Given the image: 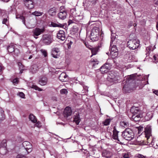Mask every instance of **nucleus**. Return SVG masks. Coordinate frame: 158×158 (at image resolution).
I'll return each mask as SVG.
<instances>
[{
    "instance_id": "obj_1",
    "label": "nucleus",
    "mask_w": 158,
    "mask_h": 158,
    "mask_svg": "<svg viewBox=\"0 0 158 158\" xmlns=\"http://www.w3.org/2000/svg\"><path fill=\"white\" fill-rule=\"evenodd\" d=\"M127 80L126 81H123V84L126 83L125 84H124L123 88L124 90L126 92H128L129 91L132 89L133 88L131 86V84L130 83L131 81H133L136 79V77L134 75H131L125 77Z\"/></svg>"
},
{
    "instance_id": "obj_2",
    "label": "nucleus",
    "mask_w": 158,
    "mask_h": 158,
    "mask_svg": "<svg viewBox=\"0 0 158 158\" xmlns=\"http://www.w3.org/2000/svg\"><path fill=\"white\" fill-rule=\"evenodd\" d=\"M107 79L108 81L114 84L118 82L120 77L118 73L114 72H110L108 74Z\"/></svg>"
},
{
    "instance_id": "obj_3",
    "label": "nucleus",
    "mask_w": 158,
    "mask_h": 158,
    "mask_svg": "<svg viewBox=\"0 0 158 158\" xmlns=\"http://www.w3.org/2000/svg\"><path fill=\"white\" fill-rule=\"evenodd\" d=\"M122 136L125 139L128 140H131L134 137L132 130L129 128L126 129L122 132Z\"/></svg>"
},
{
    "instance_id": "obj_4",
    "label": "nucleus",
    "mask_w": 158,
    "mask_h": 158,
    "mask_svg": "<svg viewBox=\"0 0 158 158\" xmlns=\"http://www.w3.org/2000/svg\"><path fill=\"white\" fill-rule=\"evenodd\" d=\"M90 37V40L94 41L98 40L99 37V29L98 27H94L91 30Z\"/></svg>"
},
{
    "instance_id": "obj_5",
    "label": "nucleus",
    "mask_w": 158,
    "mask_h": 158,
    "mask_svg": "<svg viewBox=\"0 0 158 158\" xmlns=\"http://www.w3.org/2000/svg\"><path fill=\"white\" fill-rule=\"evenodd\" d=\"M139 42L136 40H131L127 43V47L131 49L134 50L137 48L139 46Z\"/></svg>"
},
{
    "instance_id": "obj_6",
    "label": "nucleus",
    "mask_w": 158,
    "mask_h": 158,
    "mask_svg": "<svg viewBox=\"0 0 158 158\" xmlns=\"http://www.w3.org/2000/svg\"><path fill=\"white\" fill-rule=\"evenodd\" d=\"M53 39L49 35H44L41 40V42L43 44L49 45L52 42Z\"/></svg>"
},
{
    "instance_id": "obj_7",
    "label": "nucleus",
    "mask_w": 158,
    "mask_h": 158,
    "mask_svg": "<svg viewBox=\"0 0 158 158\" xmlns=\"http://www.w3.org/2000/svg\"><path fill=\"white\" fill-rule=\"evenodd\" d=\"M45 29L44 28H40L36 27L32 31L33 35L36 39L38 37L35 36H37L43 33Z\"/></svg>"
},
{
    "instance_id": "obj_8",
    "label": "nucleus",
    "mask_w": 158,
    "mask_h": 158,
    "mask_svg": "<svg viewBox=\"0 0 158 158\" xmlns=\"http://www.w3.org/2000/svg\"><path fill=\"white\" fill-rule=\"evenodd\" d=\"M25 6L28 9H31L34 7L35 3L34 0H23Z\"/></svg>"
},
{
    "instance_id": "obj_9",
    "label": "nucleus",
    "mask_w": 158,
    "mask_h": 158,
    "mask_svg": "<svg viewBox=\"0 0 158 158\" xmlns=\"http://www.w3.org/2000/svg\"><path fill=\"white\" fill-rule=\"evenodd\" d=\"M60 50L59 48H54L52 49V55L54 58H58L60 56Z\"/></svg>"
},
{
    "instance_id": "obj_10",
    "label": "nucleus",
    "mask_w": 158,
    "mask_h": 158,
    "mask_svg": "<svg viewBox=\"0 0 158 158\" xmlns=\"http://www.w3.org/2000/svg\"><path fill=\"white\" fill-rule=\"evenodd\" d=\"M64 8L63 6H61L60 7L61 10ZM67 15L66 12L65 11L63 10H60V12L58 14V16L60 19H64L66 18Z\"/></svg>"
},
{
    "instance_id": "obj_11",
    "label": "nucleus",
    "mask_w": 158,
    "mask_h": 158,
    "mask_svg": "<svg viewBox=\"0 0 158 158\" xmlns=\"http://www.w3.org/2000/svg\"><path fill=\"white\" fill-rule=\"evenodd\" d=\"M118 132H119L116 130L115 127H114V129L113 131V135L112 138L114 139L117 140L118 141L117 142L118 143L122 144L123 143L121 142L118 138Z\"/></svg>"
},
{
    "instance_id": "obj_12",
    "label": "nucleus",
    "mask_w": 158,
    "mask_h": 158,
    "mask_svg": "<svg viewBox=\"0 0 158 158\" xmlns=\"http://www.w3.org/2000/svg\"><path fill=\"white\" fill-rule=\"evenodd\" d=\"M57 37L61 40H64L65 39L64 31L62 30H60L57 34Z\"/></svg>"
},
{
    "instance_id": "obj_13",
    "label": "nucleus",
    "mask_w": 158,
    "mask_h": 158,
    "mask_svg": "<svg viewBox=\"0 0 158 158\" xmlns=\"http://www.w3.org/2000/svg\"><path fill=\"white\" fill-rule=\"evenodd\" d=\"M143 117V116L142 114H133L131 116V120L135 121H138L140 120L141 118Z\"/></svg>"
},
{
    "instance_id": "obj_14",
    "label": "nucleus",
    "mask_w": 158,
    "mask_h": 158,
    "mask_svg": "<svg viewBox=\"0 0 158 158\" xmlns=\"http://www.w3.org/2000/svg\"><path fill=\"white\" fill-rule=\"evenodd\" d=\"M26 27L29 28H32L35 26V21L34 19L30 20L29 22L25 25Z\"/></svg>"
},
{
    "instance_id": "obj_15",
    "label": "nucleus",
    "mask_w": 158,
    "mask_h": 158,
    "mask_svg": "<svg viewBox=\"0 0 158 158\" xmlns=\"http://www.w3.org/2000/svg\"><path fill=\"white\" fill-rule=\"evenodd\" d=\"M151 129L150 126H147L145 128L144 132L145 137L147 138L149 137L151 135Z\"/></svg>"
},
{
    "instance_id": "obj_16",
    "label": "nucleus",
    "mask_w": 158,
    "mask_h": 158,
    "mask_svg": "<svg viewBox=\"0 0 158 158\" xmlns=\"http://www.w3.org/2000/svg\"><path fill=\"white\" fill-rule=\"evenodd\" d=\"M39 84L41 85H45L47 84L48 79L45 77H41L39 81Z\"/></svg>"
},
{
    "instance_id": "obj_17",
    "label": "nucleus",
    "mask_w": 158,
    "mask_h": 158,
    "mask_svg": "<svg viewBox=\"0 0 158 158\" xmlns=\"http://www.w3.org/2000/svg\"><path fill=\"white\" fill-rule=\"evenodd\" d=\"M140 111V109L138 107L133 106L131 110V111L133 114H137Z\"/></svg>"
},
{
    "instance_id": "obj_18",
    "label": "nucleus",
    "mask_w": 158,
    "mask_h": 158,
    "mask_svg": "<svg viewBox=\"0 0 158 158\" xmlns=\"http://www.w3.org/2000/svg\"><path fill=\"white\" fill-rule=\"evenodd\" d=\"M63 115L65 118L68 117L69 116V106L66 107L63 112Z\"/></svg>"
},
{
    "instance_id": "obj_19",
    "label": "nucleus",
    "mask_w": 158,
    "mask_h": 158,
    "mask_svg": "<svg viewBox=\"0 0 158 158\" xmlns=\"http://www.w3.org/2000/svg\"><path fill=\"white\" fill-rule=\"evenodd\" d=\"M2 17L4 18L2 20V23L5 24L7 25V23H8L9 22V17L8 15L7 12H6V14H5V15Z\"/></svg>"
},
{
    "instance_id": "obj_20",
    "label": "nucleus",
    "mask_w": 158,
    "mask_h": 158,
    "mask_svg": "<svg viewBox=\"0 0 158 158\" xmlns=\"http://www.w3.org/2000/svg\"><path fill=\"white\" fill-rule=\"evenodd\" d=\"M73 122H75L77 125L79 124L80 121V119L78 113L75 116H74L73 120Z\"/></svg>"
},
{
    "instance_id": "obj_21",
    "label": "nucleus",
    "mask_w": 158,
    "mask_h": 158,
    "mask_svg": "<svg viewBox=\"0 0 158 158\" xmlns=\"http://www.w3.org/2000/svg\"><path fill=\"white\" fill-rule=\"evenodd\" d=\"M112 155L111 152L106 150L104 151L102 153V156L106 158H110Z\"/></svg>"
},
{
    "instance_id": "obj_22",
    "label": "nucleus",
    "mask_w": 158,
    "mask_h": 158,
    "mask_svg": "<svg viewBox=\"0 0 158 158\" xmlns=\"http://www.w3.org/2000/svg\"><path fill=\"white\" fill-rule=\"evenodd\" d=\"M99 49V48L98 47L91 48V51L92 55L91 56V57L93 55H96L98 52Z\"/></svg>"
},
{
    "instance_id": "obj_23",
    "label": "nucleus",
    "mask_w": 158,
    "mask_h": 158,
    "mask_svg": "<svg viewBox=\"0 0 158 158\" xmlns=\"http://www.w3.org/2000/svg\"><path fill=\"white\" fill-rule=\"evenodd\" d=\"M6 146V140H3L0 143V150L2 149V148H3L5 150V148Z\"/></svg>"
},
{
    "instance_id": "obj_24",
    "label": "nucleus",
    "mask_w": 158,
    "mask_h": 158,
    "mask_svg": "<svg viewBox=\"0 0 158 158\" xmlns=\"http://www.w3.org/2000/svg\"><path fill=\"white\" fill-rule=\"evenodd\" d=\"M56 10L55 7L51 8L48 11V14L51 16L55 15L56 14Z\"/></svg>"
},
{
    "instance_id": "obj_25",
    "label": "nucleus",
    "mask_w": 158,
    "mask_h": 158,
    "mask_svg": "<svg viewBox=\"0 0 158 158\" xmlns=\"http://www.w3.org/2000/svg\"><path fill=\"white\" fill-rule=\"evenodd\" d=\"M120 126L125 128L128 127L129 125V123L126 121L121 122L120 123Z\"/></svg>"
},
{
    "instance_id": "obj_26",
    "label": "nucleus",
    "mask_w": 158,
    "mask_h": 158,
    "mask_svg": "<svg viewBox=\"0 0 158 158\" xmlns=\"http://www.w3.org/2000/svg\"><path fill=\"white\" fill-rule=\"evenodd\" d=\"M51 26L53 27H64V25L61 24H57L55 23L52 22H51V23L50 24Z\"/></svg>"
},
{
    "instance_id": "obj_27",
    "label": "nucleus",
    "mask_w": 158,
    "mask_h": 158,
    "mask_svg": "<svg viewBox=\"0 0 158 158\" xmlns=\"http://www.w3.org/2000/svg\"><path fill=\"white\" fill-rule=\"evenodd\" d=\"M29 119L33 123H35L37 121L35 117L32 114H30L29 115Z\"/></svg>"
},
{
    "instance_id": "obj_28",
    "label": "nucleus",
    "mask_w": 158,
    "mask_h": 158,
    "mask_svg": "<svg viewBox=\"0 0 158 158\" xmlns=\"http://www.w3.org/2000/svg\"><path fill=\"white\" fill-rule=\"evenodd\" d=\"M14 46L12 45L11 44L7 48V50L8 52L10 53H13L14 50Z\"/></svg>"
},
{
    "instance_id": "obj_29",
    "label": "nucleus",
    "mask_w": 158,
    "mask_h": 158,
    "mask_svg": "<svg viewBox=\"0 0 158 158\" xmlns=\"http://www.w3.org/2000/svg\"><path fill=\"white\" fill-rule=\"evenodd\" d=\"M0 121H1L4 119L5 117L3 114L4 111L1 108H0Z\"/></svg>"
},
{
    "instance_id": "obj_30",
    "label": "nucleus",
    "mask_w": 158,
    "mask_h": 158,
    "mask_svg": "<svg viewBox=\"0 0 158 158\" xmlns=\"http://www.w3.org/2000/svg\"><path fill=\"white\" fill-rule=\"evenodd\" d=\"M118 51L117 49L116 48L115 46H113L111 49V54L113 55V53H116L115 55H117V52Z\"/></svg>"
},
{
    "instance_id": "obj_31",
    "label": "nucleus",
    "mask_w": 158,
    "mask_h": 158,
    "mask_svg": "<svg viewBox=\"0 0 158 158\" xmlns=\"http://www.w3.org/2000/svg\"><path fill=\"white\" fill-rule=\"evenodd\" d=\"M16 18L18 19H19L22 20L23 23L25 25V18L24 16L22 15H18L16 16Z\"/></svg>"
},
{
    "instance_id": "obj_32",
    "label": "nucleus",
    "mask_w": 158,
    "mask_h": 158,
    "mask_svg": "<svg viewBox=\"0 0 158 158\" xmlns=\"http://www.w3.org/2000/svg\"><path fill=\"white\" fill-rule=\"evenodd\" d=\"M22 145L24 148L26 147L27 146H29L30 147H32L31 144L29 142L27 141H25L23 142L22 143Z\"/></svg>"
},
{
    "instance_id": "obj_33",
    "label": "nucleus",
    "mask_w": 158,
    "mask_h": 158,
    "mask_svg": "<svg viewBox=\"0 0 158 158\" xmlns=\"http://www.w3.org/2000/svg\"><path fill=\"white\" fill-rule=\"evenodd\" d=\"M65 76V73H62L59 77L60 80L64 82L66 81L64 79V77Z\"/></svg>"
},
{
    "instance_id": "obj_34",
    "label": "nucleus",
    "mask_w": 158,
    "mask_h": 158,
    "mask_svg": "<svg viewBox=\"0 0 158 158\" xmlns=\"http://www.w3.org/2000/svg\"><path fill=\"white\" fill-rule=\"evenodd\" d=\"M100 70L102 73H104L108 72L107 70L103 66H102L100 68Z\"/></svg>"
},
{
    "instance_id": "obj_35",
    "label": "nucleus",
    "mask_w": 158,
    "mask_h": 158,
    "mask_svg": "<svg viewBox=\"0 0 158 158\" xmlns=\"http://www.w3.org/2000/svg\"><path fill=\"white\" fill-rule=\"evenodd\" d=\"M15 9L14 7L10 6V7L8 9V11H7L8 15L9 14L12 13L15 10Z\"/></svg>"
},
{
    "instance_id": "obj_36",
    "label": "nucleus",
    "mask_w": 158,
    "mask_h": 158,
    "mask_svg": "<svg viewBox=\"0 0 158 158\" xmlns=\"http://www.w3.org/2000/svg\"><path fill=\"white\" fill-rule=\"evenodd\" d=\"M43 14V12H40L39 11H35L33 13V14L36 16H38L42 15Z\"/></svg>"
},
{
    "instance_id": "obj_37",
    "label": "nucleus",
    "mask_w": 158,
    "mask_h": 158,
    "mask_svg": "<svg viewBox=\"0 0 158 158\" xmlns=\"http://www.w3.org/2000/svg\"><path fill=\"white\" fill-rule=\"evenodd\" d=\"M103 66H104L106 69H107L108 71L109 70H110L111 67V65L110 63H106L105 64L103 65Z\"/></svg>"
},
{
    "instance_id": "obj_38",
    "label": "nucleus",
    "mask_w": 158,
    "mask_h": 158,
    "mask_svg": "<svg viewBox=\"0 0 158 158\" xmlns=\"http://www.w3.org/2000/svg\"><path fill=\"white\" fill-rule=\"evenodd\" d=\"M6 14V11L5 10L0 9V17H3L5 14Z\"/></svg>"
},
{
    "instance_id": "obj_39",
    "label": "nucleus",
    "mask_w": 158,
    "mask_h": 158,
    "mask_svg": "<svg viewBox=\"0 0 158 158\" xmlns=\"http://www.w3.org/2000/svg\"><path fill=\"white\" fill-rule=\"evenodd\" d=\"M68 91L66 89H62L60 90V93L61 94L66 95L67 94Z\"/></svg>"
},
{
    "instance_id": "obj_40",
    "label": "nucleus",
    "mask_w": 158,
    "mask_h": 158,
    "mask_svg": "<svg viewBox=\"0 0 158 158\" xmlns=\"http://www.w3.org/2000/svg\"><path fill=\"white\" fill-rule=\"evenodd\" d=\"M24 148L27 152V154L31 152L32 151V147H30L28 146H27V147H25Z\"/></svg>"
},
{
    "instance_id": "obj_41",
    "label": "nucleus",
    "mask_w": 158,
    "mask_h": 158,
    "mask_svg": "<svg viewBox=\"0 0 158 158\" xmlns=\"http://www.w3.org/2000/svg\"><path fill=\"white\" fill-rule=\"evenodd\" d=\"M110 121V119H106L103 122V124L104 125L107 126L109 124Z\"/></svg>"
},
{
    "instance_id": "obj_42",
    "label": "nucleus",
    "mask_w": 158,
    "mask_h": 158,
    "mask_svg": "<svg viewBox=\"0 0 158 158\" xmlns=\"http://www.w3.org/2000/svg\"><path fill=\"white\" fill-rule=\"evenodd\" d=\"M19 53V49L17 48L14 49V51L13 52V54L15 56H18Z\"/></svg>"
},
{
    "instance_id": "obj_43",
    "label": "nucleus",
    "mask_w": 158,
    "mask_h": 158,
    "mask_svg": "<svg viewBox=\"0 0 158 158\" xmlns=\"http://www.w3.org/2000/svg\"><path fill=\"white\" fill-rule=\"evenodd\" d=\"M32 68L33 70H32V72L33 73H35L38 70V67L36 65H34L32 66Z\"/></svg>"
},
{
    "instance_id": "obj_44",
    "label": "nucleus",
    "mask_w": 158,
    "mask_h": 158,
    "mask_svg": "<svg viewBox=\"0 0 158 158\" xmlns=\"http://www.w3.org/2000/svg\"><path fill=\"white\" fill-rule=\"evenodd\" d=\"M40 51L45 57L47 56L48 54L46 50L42 49Z\"/></svg>"
},
{
    "instance_id": "obj_45",
    "label": "nucleus",
    "mask_w": 158,
    "mask_h": 158,
    "mask_svg": "<svg viewBox=\"0 0 158 158\" xmlns=\"http://www.w3.org/2000/svg\"><path fill=\"white\" fill-rule=\"evenodd\" d=\"M32 87L35 89V90H37L39 91H42V89L38 87L36 85H33Z\"/></svg>"
},
{
    "instance_id": "obj_46",
    "label": "nucleus",
    "mask_w": 158,
    "mask_h": 158,
    "mask_svg": "<svg viewBox=\"0 0 158 158\" xmlns=\"http://www.w3.org/2000/svg\"><path fill=\"white\" fill-rule=\"evenodd\" d=\"M70 12L73 16L76 15V11L74 8L71 9L70 11Z\"/></svg>"
},
{
    "instance_id": "obj_47",
    "label": "nucleus",
    "mask_w": 158,
    "mask_h": 158,
    "mask_svg": "<svg viewBox=\"0 0 158 158\" xmlns=\"http://www.w3.org/2000/svg\"><path fill=\"white\" fill-rule=\"evenodd\" d=\"M18 95H19L20 97L22 98H25V95L22 92H20L18 94Z\"/></svg>"
},
{
    "instance_id": "obj_48",
    "label": "nucleus",
    "mask_w": 158,
    "mask_h": 158,
    "mask_svg": "<svg viewBox=\"0 0 158 158\" xmlns=\"http://www.w3.org/2000/svg\"><path fill=\"white\" fill-rule=\"evenodd\" d=\"M35 126L39 128L41 127V123L39 121L37 122L35 124Z\"/></svg>"
},
{
    "instance_id": "obj_49",
    "label": "nucleus",
    "mask_w": 158,
    "mask_h": 158,
    "mask_svg": "<svg viewBox=\"0 0 158 158\" xmlns=\"http://www.w3.org/2000/svg\"><path fill=\"white\" fill-rule=\"evenodd\" d=\"M137 158H146V156L142 155L139 154L137 156Z\"/></svg>"
},
{
    "instance_id": "obj_50",
    "label": "nucleus",
    "mask_w": 158,
    "mask_h": 158,
    "mask_svg": "<svg viewBox=\"0 0 158 158\" xmlns=\"http://www.w3.org/2000/svg\"><path fill=\"white\" fill-rule=\"evenodd\" d=\"M12 82L14 84H18V79L17 78H15L13 80Z\"/></svg>"
},
{
    "instance_id": "obj_51",
    "label": "nucleus",
    "mask_w": 158,
    "mask_h": 158,
    "mask_svg": "<svg viewBox=\"0 0 158 158\" xmlns=\"http://www.w3.org/2000/svg\"><path fill=\"white\" fill-rule=\"evenodd\" d=\"M16 158H27L25 156L22 155H18L17 156Z\"/></svg>"
},
{
    "instance_id": "obj_52",
    "label": "nucleus",
    "mask_w": 158,
    "mask_h": 158,
    "mask_svg": "<svg viewBox=\"0 0 158 158\" xmlns=\"http://www.w3.org/2000/svg\"><path fill=\"white\" fill-rule=\"evenodd\" d=\"M31 43V42L30 41H27L25 43V45L27 47H29L31 45L30 44Z\"/></svg>"
},
{
    "instance_id": "obj_53",
    "label": "nucleus",
    "mask_w": 158,
    "mask_h": 158,
    "mask_svg": "<svg viewBox=\"0 0 158 158\" xmlns=\"http://www.w3.org/2000/svg\"><path fill=\"white\" fill-rule=\"evenodd\" d=\"M143 127L142 126H140L138 127V130L139 131V132H141V131L143 130Z\"/></svg>"
},
{
    "instance_id": "obj_54",
    "label": "nucleus",
    "mask_w": 158,
    "mask_h": 158,
    "mask_svg": "<svg viewBox=\"0 0 158 158\" xmlns=\"http://www.w3.org/2000/svg\"><path fill=\"white\" fill-rule=\"evenodd\" d=\"M123 157L124 158H128L129 157V156L127 153H125L123 154Z\"/></svg>"
},
{
    "instance_id": "obj_55",
    "label": "nucleus",
    "mask_w": 158,
    "mask_h": 158,
    "mask_svg": "<svg viewBox=\"0 0 158 158\" xmlns=\"http://www.w3.org/2000/svg\"><path fill=\"white\" fill-rule=\"evenodd\" d=\"M4 69V67L2 65H0V72H1Z\"/></svg>"
},
{
    "instance_id": "obj_56",
    "label": "nucleus",
    "mask_w": 158,
    "mask_h": 158,
    "mask_svg": "<svg viewBox=\"0 0 158 158\" xmlns=\"http://www.w3.org/2000/svg\"><path fill=\"white\" fill-rule=\"evenodd\" d=\"M91 62H96L97 64L98 63V61L97 60V59H92L91 60Z\"/></svg>"
},
{
    "instance_id": "obj_57",
    "label": "nucleus",
    "mask_w": 158,
    "mask_h": 158,
    "mask_svg": "<svg viewBox=\"0 0 158 158\" xmlns=\"http://www.w3.org/2000/svg\"><path fill=\"white\" fill-rule=\"evenodd\" d=\"M153 93L156 95L158 96V90H154L153 91Z\"/></svg>"
},
{
    "instance_id": "obj_58",
    "label": "nucleus",
    "mask_w": 158,
    "mask_h": 158,
    "mask_svg": "<svg viewBox=\"0 0 158 158\" xmlns=\"http://www.w3.org/2000/svg\"><path fill=\"white\" fill-rule=\"evenodd\" d=\"M154 3L155 5H158V0H154Z\"/></svg>"
},
{
    "instance_id": "obj_59",
    "label": "nucleus",
    "mask_w": 158,
    "mask_h": 158,
    "mask_svg": "<svg viewBox=\"0 0 158 158\" xmlns=\"http://www.w3.org/2000/svg\"><path fill=\"white\" fill-rule=\"evenodd\" d=\"M18 65L20 68H23V65L21 62H19L18 63Z\"/></svg>"
},
{
    "instance_id": "obj_60",
    "label": "nucleus",
    "mask_w": 158,
    "mask_h": 158,
    "mask_svg": "<svg viewBox=\"0 0 158 158\" xmlns=\"http://www.w3.org/2000/svg\"><path fill=\"white\" fill-rule=\"evenodd\" d=\"M84 89L86 91H88V88L86 86H83Z\"/></svg>"
},
{
    "instance_id": "obj_61",
    "label": "nucleus",
    "mask_w": 158,
    "mask_h": 158,
    "mask_svg": "<svg viewBox=\"0 0 158 158\" xmlns=\"http://www.w3.org/2000/svg\"><path fill=\"white\" fill-rule=\"evenodd\" d=\"M97 0H89L90 2H92L93 3H95Z\"/></svg>"
},
{
    "instance_id": "obj_62",
    "label": "nucleus",
    "mask_w": 158,
    "mask_h": 158,
    "mask_svg": "<svg viewBox=\"0 0 158 158\" xmlns=\"http://www.w3.org/2000/svg\"><path fill=\"white\" fill-rule=\"evenodd\" d=\"M57 124H61L63 125H64V124L62 123H58L57 122L56 123Z\"/></svg>"
},
{
    "instance_id": "obj_63",
    "label": "nucleus",
    "mask_w": 158,
    "mask_h": 158,
    "mask_svg": "<svg viewBox=\"0 0 158 158\" xmlns=\"http://www.w3.org/2000/svg\"><path fill=\"white\" fill-rule=\"evenodd\" d=\"M73 44V42L71 41H70V45Z\"/></svg>"
},
{
    "instance_id": "obj_64",
    "label": "nucleus",
    "mask_w": 158,
    "mask_h": 158,
    "mask_svg": "<svg viewBox=\"0 0 158 158\" xmlns=\"http://www.w3.org/2000/svg\"><path fill=\"white\" fill-rule=\"evenodd\" d=\"M32 57V55H30V56L28 58V59H30Z\"/></svg>"
}]
</instances>
